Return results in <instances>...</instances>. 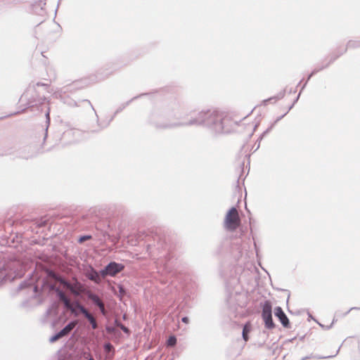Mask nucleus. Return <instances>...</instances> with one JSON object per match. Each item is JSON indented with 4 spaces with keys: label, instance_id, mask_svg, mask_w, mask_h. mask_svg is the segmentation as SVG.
<instances>
[{
    "label": "nucleus",
    "instance_id": "obj_48",
    "mask_svg": "<svg viewBox=\"0 0 360 360\" xmlns=\"http://www.w3.org/2000/svg\"><path fill=\"white\" fill-rule=\"evenodd\" d=\"M295 90L290 89L289 91V94H292V93H295Z\"/></svg>",
    "mask_w": 360,
    "mask_h": 360
},
{
    "label": "nucleus",
    "instance_id": "obj_14",
    "mask_svg": "<svg viewBox=\"0 0 360 360\" xmlns=\"http://www.w3.org/2000/svg\"><path fill=\"white\" fill-rule=\"evenodd\" d=\"M79 134L80 131L78 129H69L63 132L61 139L63 141H65L72 137L73 139L72 141H70V143L75 142L77 140V138L79 136Z\"/></svg>",
    "mask_w": 360,
    "mask_h": 360
},
{
    "label": "nucleus",
    "instance_id": "obj_18",
    "mask_svg": "<svg viewBox=\"0 0 360 360\" xmlns=\"http://www.w3.org/2000/svg\"><path fill=\"white\" fill-rule=\"evenodd\" d=\"M285 89H283L282 91H281L280 92H278L276 96L264 100L263 103L264 105H267V103L271 101H274V102H276V101L282 99L285 96Z\"/></svg>",
    "mask_w": 360,
    "mask_h": 360
},
{
    "label": "nucleus",
    "instance_id": "obj_32",
    "mask_svg": "<svg viewBox=\"0 0 360 360\" xmlns=\"http://www.w3.org/2000/svg\"><path fill=\"white\" fill-rule=\"evenodd\" d=\"M28 285H29V284L27 281H23L19 285L18 288L19 290H22V289L27 288Z\"/></svg>",
    "mask_w": 360,
    "mask_h": 360
},
{
    "label": "nucleus",
    "instance_id": "obj_3",
    "mask_svg": "<svg viewBox=\"0 0 360 360\" xmlns=\"http://www.w3.org/2000/svg\"><path fill=\"white\" fill-rule=\"evenodd\" d=\"M240 224V219L236 207H231L224 219V226L229 231H235Z\"/></svg>",
    "mask_w": 360,
    "mask_h": 360
},
{
    "label": "nucleus",
    "instance_id": "obj_39",
    "mask_svg": "<svg viewBox=\"0 0 360 360\" xmlns=\"http://www.w3.org/2000/svg\"><path fill=\"white\" fill-rule=\"evenodd\" d=\"M181 321L187 324L189 323V318L188 316H183L181 318Z\"/></svg>",
    "mask_w": 360,
    "mask_h": 360
},
{
    "label": "nucleus",
    "instance_id": "obj_10",
    "mask_svg": "<svg viewBox=\"0 0 360 360\" xmlns=\"http://www.w3.org/2000/svg\"><path fill=\"white\" fill-rule=\"evenodd\" d=\"M80 311L84 317L88 321L92 329L96 330L98 328V324L94 315L88 310L86 307H80Z\"/></svg>",
    "mask_w": 360,
    "mask_h": 360
},
{
    "label": "nucleus",
    "instance_id": "obj_26",
    "mask_svg": "<svg viewBox=\"0 0 360 360\" xmlns=\"http://www.w3.org/2000/svg\"><path fill=\"white\" fill-rule=\"evenodd\" d=\"M328 66H329V63H326L325 65H320V66L319 65V66L316 67L312 70V75H316V73H318L321 70L328 68Z\"/></svg>",
    "mask_w": 360,
    "mask_h": 360
},
{
    "label": "nucleus",
    "instance_id": "obj_13",
    "mask_svg": "<svg viewBox=\"0 0 360 360\" xmlns=\"http://www.w3.org/2000/svg\"><path fill=\"white\" fill-rule=\"evenodd\" d=\"M51 288L54 290L58 300L63 302L65 307H70V300L60 288L51 285Z\"/></svg>",
    "mask_w": 360,
    "mask_h": 360
},
{
    "label": "nucleus",
    "instance_id": "obj_11",
    "mask_svg": "<svg viewBox=\"0 0 360 360\" xmlns=\"http://www.w3.org/2000/svg\"><path fill=\"white\" fill-rule=\"evenodd\" d=\"M148 94H141L138 96H136L134 97H133L131 99H130L129 101L125 102V103H122L118 108L117 109L115 110L114 115L111 117V118L110 119V120L105 124L103 125L102 127L103 128H105L106 127H108L110 124V122L115 118V117L116 116L117 114L121 112L127 106H128L133 101H135L136 99H138L139 98H141L143 96H146Z\"/></svg>",
    "mask_w": 360,
    "mask_h": 360
},
{
    "label": "nucleus",
    "instance_id": "obj_42",
    "mask_svg": "<svg viewBox=\"0 0 360 360\" xmlns=\"http://www.w3.org/2000/svg\"><path fill=\"white\" fill-rule=\"evenodd\" d=\"M105 349L110 348L112 347V345L110 342H108L104 346Z\"/></svg>",
    "mask_w": 360,
    "mask_h": 360
},
{
    "label": "nucleus",
    "instance_id": "obj_25",
    "mask_svg": "<svg viewBox=\"0 0 360 360\" xmlns=\"http://www.w3.org/2000/svg\"><path fill=\"white\" fill-rule=\"evenodd\" d=\"M328 66H329V63H326L325 65H320V66L319 65V66L316 67L312 70V75H316V73H318L321 70L328 68Z\"/></svg>",
    "mask_w": 360,
    "mask_h": 360
},
{
    "label": "nucleus",
    "instance_id": "obj_50",
    "mask_svg": "<svg viewBox=\"0 0 360 360\" xmlns=\"http://www.w3.org/2000/svg\"><path fill=\"white\" fill-rule=\"evenodd\" d=\"M289 299H290V294H288V298H287V303L288 302Z\"/></svg>",
    "mask_w": 360,
    "mask_h": 360
},
{
    "label": "nucleus",
    "instance_id": "obj_5",
    "mask_svg": "<svg viewBox=\"0 0 360 360\" xmlns=\"http://www.w3.org/2000/svg\"><path fill=\"white\" fill-rule=\"evenodd\" d=\"M124 265L115 261L110 262L103 269L100 270L103 278L110 276L115 277L124 269Z\"/></svg>",
    "mask_w": 360,
    "mask_h": 360
},
{
    "label": "nucleus",
    "instance_id": "obj_52",
    "mask_svg": "<svg viewBox=\"0 0 360 360\" xmlns=\"http://www.w3.org/2000/svg\"><path fill=\"white\" fill-rule=\"evenodd\" d=\"M242 176V174L239 176L238 179V182L239 181L240 179L241 178Z\"/></svg>",
    "mask_w": 360,
    "mask_h": 360
},
{
    "label": "nucleus",
    "instance_id": "obj_17",
    "mask_svg": "<svg viewBox=\"0 0 360 360\" xmlns=\"http://www.w3.org/2000/svg\"><path fill=\"white\" fill-rule=\"evenodd\" d=\"M338 353H339V349L336 351L335 354L329 355V356H319V355H314V354H310L309 356H304L300 360H309V359H330V358H333V357H335V356H337Z\"/></svg>",
    "mask_w": 360,
    "mask_h": 360
},
{
    "label": "nucleus",
    "instance_id": "obj_15",
    "mask_svg": "<svg viewBox=\"0 0 360 360\" xmlns=\"http://www.w3.org/2000/svg\"><path fill=\"white\" fill-rule=\"evenodd\" d=\"M84 307L82 303H80L79 301H75L72 304H70V307H66L67 309H70L71 311V314L75 316L78 317L80 314H82V311L79 309L80 307Z\"/></svg>",
    "mask_w": 360,
    "mask_h": 360
},
{
    "label": "nucleus",
    "instance_id": "obj_4",
    "mask_svg": "<svg viewBox=\"0 0 360 360\" xmlns=\"http://www.w3.org/2000/svg\"><path fill=\"white\" fill-rule=\"evenodd\" d=\"M262 319L266 328L272 330L276 325L272 317V304L270 300H265L262 305Z\"/></svg>",
    "mask_w": 360,
    "mask_h": 360
},
{
    "label": "nucleus",
    "instance_id": "obj_6",
    "mask_svg": "<svg viewBox=\"0 0 360 360\" xmlns=\"http://www.w3.org/2000/svg\"><path fill=\"white\" fill-rule=\"evenodd\" d=\"M56 280L71 293L77 296L79 295L82 285L77 278L70 281L62 276H58Z\"/></svg>",
    "mask_w": 360,
    "mask_h": 360
},
{
    "label": "nucleus",
    "instance_id": "obj_33",
    "mask_svg": "<svg viewBox=\"0 0 360 360\" xmlns=\"http://www.w3.org/2000/svg\"><path fill=\"white\" fill-rule=\"evenodd\" d=\"M314 75H312V72H311L309 75V76H307V81L305 82V83H304V84H303V86H302V88H301V91H302V90L305 88V86H306V85H307V84L308 81H309V80L311 79V77L312 76H314Z\"/></svg>",
    "mask_w": 360,
    "mask_h": 360
},
{
    "label": "nucleus",
    "instance_id": "obj_44",
    "mask_svg": "<svg viewBox=\"0 0 360 360\" xmlns=\"http://www.w3.org/2000/svg\"><path fill=\"white\" fill-rule=\"evenodd\" d=\"M106 330L108 332H112V331H113V328L110 327V326H108V327H106Z\"/></svg>",
    "mask_w": 360,
    "mask_h": 360
},
{
    "label": "nucleus",
    "instance_id": "obj_12",
    "mask_svg": "<svg viewBox=\"0 0 360 360\" xmlns=\"http://www.w3.org/2000/svg\"><path fill=\"white\" fill-rule=\"evenodd\" d=\"M86 276L95 283H100L101 282V274L100 271H98L92 266H89V269L86 270Z\"/></svg>",
    "mask_w": 360,
    "mask_h": 360
},
{
    "label": "nucleus",
    "instance_id": "obj_27",
    "mask_svg": "<svg viewBox=\"0 0 360 360\" xmlns=\"http://www.w3.org/2000/svg\"><path fill=\"white\" fill-rule=\"evenodd\" d=\"M81 356L86 360H94L89 352L83 350L81 353Z\"/></svg>",
    "mask_w": 360,
    "mask_h": 360
},
{
    "label": "nucleus",
    "instance_id": "obj_28",
    "mask_svg": "<svg viewBox=\"0 0 360 360\" xmlns=\"http://www.w3.org/2000/svg\"><path fill=\"white\" fill-rule=\"evenodd\" d=\"M91 238V235H82V236H80L79 237L77 241H78L79 243H83L86 240H89Z\"/></svg>",
    "mask_w": 360,
    "mask_h": 360
},
{
    "label": "nucleus",
    "instance_id": "obj_53",
    "mask_svg": "<svg viewBox=\"0 0 360 360\" xmlns=\"http://www.w3.org/2000/svg\"><path fill=\"white\" fill-rule=\"evenodd\" d=\"M308 315H309V318L313 319V318H312V316H311V314L310 313H309V314H308Z\"/></svg>",
    "mask_w": 360,
    "mask_h": 360
},
{
    "label": "nucleus",
    "instance_id": "obj_21",
    "mask_svg": "<svg viewBox=\"0 0 360 360\" xmlns=\"http://www.w3.org/2000/svg\"><path fill=\"white\" fill-rule=\"evenodd\" d=\"M177 343V338L174 335H170L167 340L166 345L167 347H174Z\"/></svg>",
    "mask_w": 360,
    "mask_h": 360
},
{
    "label": "nucleus",
    "instance_id": "obj_20",
    "mask_svg": "<svg viewBox=\"0 0 360 360\" xmlns=\"http://www.w3.org/2000/svg\"><path fill=\"white\" fill-rule=\"evenodd\" d=\"M289 111L288 110L285 114H283V115L280 116V117H278V118L274 121V122L273 124H271V125L267 128L262 134L261 136H259V141H261L264 136H265L267 134H269L271 130L273 129L274 124L278 122L279 120H281Z\"/></svg>",
    "mask_w": 360,
    "mask_h": 360
},
{
    "label": "nucleus",
    "instance_id": "obj_1",
    "mask_svg": "<svg viewBox=\"0 0 360 360\" xmlns=\"http://www.w3.org/2000/svg\"><path fill=\"white\" fill-rule=\"evenodd\" d=\"M171 116L177 117L176 113L153 112L150 117V122L156 129H167L179 127L198 126L202 127L212 134H219L228 133L231 128V118L226 112L218 110H202L193 112L188 121H170Z\"/></svg>",
    "mask_w": 360,
    "mask_h": 360
},
{
    "label": "nucleus",
    "instance_id": "obj_37",
    "mask_svg": "<svg viewBox=\"0 0 360 360\" xmlns=\"http://www.w3.org/2000/svg\"><path fill=\"white\" fill-rule=\"evenodd\" d=\"M353 310H360V307H351L348 311H347L345 313H344L342 314L343 316L347 315L351 311H353Z\"/></svg>",
    "mask_w": 360,
    "mask_h": 360
},
{
    "label": "nucleus",
    "instance_id": "obj_49",
    "mask_svg": "<svg viewBox=\"0 0 360 360\" xmlns=\"http://www.w3.org/2000/svg\"><path fill=\"white\" fill-rule=\"evenodd\" d=\"M32 288L34 291H36L37 289V286L34 285V287H32Z\"/></svg>",
    "mask_w": 360,
    "mask_h": 360
},
{
    "label": "nucleus",
    "instance_id": "obj_41",
    "mask_svg": "<svg viewBox=\"0 0 360 360\" xmlns=\"http://www.w3.org/2000/svg\"><path fill=\"white\" fill-rule=\"evenodd\" d=\"M76 85H77L76 84H72L69 87H67L66 91H71L72 90V89L76 86Z\"/></svg>",
    "mask_w": 360,
    "mask_h": 360
},
{
    "label": "nucleus",
    "instance_id": "obj_36",
    "mask_svg": "<svg viewBox=\"0 0 360 360\" xmlns=\"http://www.w3.org/2000/svg\"><path fill=\"white\" fill-rule=\"evenodd\" d=\"M334 322H335V319H333V321H332V323H331V324H330V326H324V325H323V324H321V323H319V326H320L321 328H325V329H326V330H328V329H330V328H332V326H333V325Z\"/></svg>",
    "mask_w": 360,
    "mask_h": 360
},
{
    "label": "nucleus",
    "instance_id": "obj_35",
    "mask_svg": "<svg viewBox=\"0 0 360 360\" xmlns=\"http://www.w3.org/2000/svg\"><path fill=\"white\" fill-rule=\"evenodd\" d=\"M13 154L12 148H7L4 150V153L1 154V155H9Z\"/></svg>",
    "mask_w": 360,
    "mask_h": 360
},
{
    "label": "nucleus",
    "instance_id": "obj_16",
    "mask_svg": "<svg viewBox=\"0 0 360 360\" xmlns=\"http://www.w3.org/2000/svg\"><path fill=\"white\" fill-rule=\"evenodd\" d=\"M252 330V325L250 322H247L244 324L242 330V337L245 342H248L249 340V333Z\"/></svg>",
    "mask_w": 360,
    "mask_h": 360
},
{
    "label": "nucleus",
    "instance_id": "obj_7",
    "mask_svg": "<svg viewBox=\"0 0 360 360\" xmlns=\"http://www.w3.org/2000/svg\"><path fill=\"white\" fill-rule=\"evenodd\" d=\"M84 295L87 300L91 301V303L98 309L101 314L103 315L106 314L104 302L97 293L91 290H86L84 291Z\"/></svg>",
    "mask_w": 360,
    "mask_h": 360
},
{
    "label": "nucleus",
    "instance_id": "obj_29",
    "mask_svg": "<svg viewBox=\"0 0 360 360\" xmlns=\"http://www.w3.org/2000/svg\"><path fill=\"white\" fill-rule=\"evenodd\" d=\"M117 288H118V292H119V294L120 296H124V295H127V290L123 285H119L117 286Z\"/></svg>",
    "mask_w": 360,
    "mask_h": 360
},
{
    "label": "nucleus",
    "instance_id": "obj_24",
    "mask_svg": "<svg viewBox=\"0 0 360 360\" xmlns=\"http://www.w3.org/2000/svg\"><path fill=\"white\" fill-rule=\"evenodd\" d=\"M328 66H329V63H326L325 65H320V66L319 65V66L316 67L312 70V75H316V73H318L321 70L328 68Z\"/></svg>",
    "mask_w": 360,
    "mask_h": 360
},
{
    "label": "nucleus",
    "instance_id": "obj_38",
    "mask_svg": "<svg viewBox=\"0 0 360 360\" xmlns=\"http://www.w3.org/2000/svg\"><path fill=\"white\" fill-rule=\"evenodd\" d=\"M47 222L46 220H41L40 222L38 223L37 226L39 227H44L46 226Z\"/></svg>",
    "mask_w": 360,
    "mask_h": 360
},
{
    "label": "nucleus",
    "instance_id": "obj_23",
    "mask_svg": "<svg viewBox=\"0 0 360 360\" xmlns=\"http://www.w3.org/2000/svg\"><path fill=\"white\" fill-rule=\"evenodd\" d=\"M360 47V40H349L345 48L347 49H356Z\"/></svg>",
    "mask_w": 360,
    "mask_h": 360
},
{
    "label": "nucleus",
    "instance_id": "obj_31",
    "mask_svg": "<svg viewBox=\"0 0 360 360\" xmlns=\"http://www.w3.org/2000/svg\"><path fill=\"white\" fill-rule=\"evenodd\" d=\"M302 91L300 90V91L299 94L297 95V96L296 97V98L294 99V101H293L292 104L288 108V111L290 110L293 108L294 105L297 102V101L300 98V94H301Z\"/></svg>",
    "mask_w": 360,
    "mask_h": 360
},
{
    "label": "nucleus",
    "instance_id": "obj_34",
    "mask_svg": "<svg viewBox=\"0 0 360 360\" xmlns=\"http://www.w3.org/2000/svg\"><path fill=\"white\" fill-rule=\"evenodd\" d=\"M314 75H312V72H311L309 75V76H307V81L305 82V83H304V84H303V86H302V88H301V91H302V90L305 88V86H306V85H307V84L308 81H309V80L311 79V77L312 76H314Z\"/></svg>",
    "mask_w": 360,
    "mask_h": 360
},
{
    "label": "nucleus",
    "instance_id": "obj_30",
    "mask_svg": "<svg viewBox=\"0 0 360 360\" xmlns=\"http://www.w3.org/2000/svg\"><path fill=\"white\" fill-rule=\"evenodd\" d=\"M49 113H50V111H49V108H48L47 111L45 113V116H46V123L48 124H49L50 123V116H49ZM48 126H46V133H45V136H44V139H46V136H47V131H48Z\"/></svg>",
    "mask_w": 360,
    "mask_h": 360
},
{
    "label": "nucleus",
    "instance_id": "obj_22",
    "mask_svg": "<svg viewBox=\"0 0 360 360\" xmlns=\"http://www.w3.org/2000/svg\"><path fill=\"white\" fill-rule=\"evenodd\" d=\"M115 326L119 328H120L124 333L129 334L130 330L125 326L124 324H122L120 321L115 319Z\"/></svg>",
    "mask_w": 360,
    "mask_h": 360
},
{
    "label": "nucleus",
    "instance_id": "obj_40",
    "mask_svg": "<svg viewBox=\"0 0 360 360\" xmlns=\"http://www.w3.org/2000/svg\"><path fill=\"white\" fill-rule=\"evenodd\" d=\"M18 157L20 158H23V159H28L30 158H32V155H23V154H20L18 155Z\"/></svg>",
    "mask_w": 360,
    "mask_h": 360
},
{
    "label": "nucleus",
    "instance_id": "obj_46",
    "mask_svg": "<svg viewBox=\"0 0 360 360\" xmlns=\"http://www.w3.org/2000/svg\"><path fill=\"white\" fill-rule=\"evenodd\" d=\"M152 245L150 244L147 245V250L148 251L151 249Z\"/></svg>",
    "mask_w": 360,
    "mask_h": 360
},
{
    "label": "nucleus",
    "instance_id": "obj_9",
    "mask_svg": "<svg viewBox=\"0 0 360 360\" xmlns=\"http://www.w3.org/2000/svg\"><path fill=\"white\" fill-rule=\"evenodd\" d=\"M274 315L279 320L282 326L285 328H290V322L289 319L283 311L281 307H276L274 308Z\"/></svg>",
    "mask_w": 360,
    "mask_h": 360
},
{
    "label": "nucleus",
    "instance_id": "obj_54",
    "mask_svg": "<svg viewBox=\"0 0 360 360\" xmlns=\"http://www.w3.org/2000/svg\"><path fill=\"white\" fill-rule=\"evenodd\" d=\"M259 143L257 145V149L259 148Z\"/></svg>",
    "mask_w": 360,
    "mask_h": 360
},
{
    "label": "nucleus",
    "instance_id": "obj_51",
    "mask_svg": "<svg viewBox=\"0 0 360 360\" xmlns=\"http://www.w3.org/2000/svg\"><path fill=\"white\" fill-rule=\"evenodd\" d=\"M335 316H340V314H339V312H338V311H337V312H336Z\"/></svg>",
    "mask_w": 360,
    "mask_h": 360
},
{
    "label": "nucleus",
    "instance_id": "obj_43",
    "mask_svg": "<svg viewBox=\"0 0 360 360\" xmlns=\"http://www.w3.org/2000/svg\"><path fill=\"white\" fill-rule=\"evenodd\" d=\"M243 167H244V162H241V163L240 164V170H241V173H243Z\"/></svg>",
    "mask_w": 360,
    "mask_h": 360
},
{
    "label": "nucleus",
    "instance_id": "obj_19",
    "mask_svg": "<svg viewBox=\"0 0 360 360\" xmlns=\"http://www.w3.org/2000/svg\"><path fill=\"white\" fill-rule=\"evenodd\" d=\"M347 51V48H340L338 50L337 53H333L330 56V60L327 63H329V65L333 63L337 58H338L341 55Z\"/></svg>",
    "mask_w": 360,
    "mask_h": 360
},
{
    "label": "nucleus",
    "instance_id": "obj_55",
    "mask_svg": "<svg viewBox=\"0 0 360 360\" xmlns=\"http://www.w3.org/2000/svg\"><path fill=\"white\" fill-rule=\"evenodd\" d=\"M340 347H342V345H340V347L338 349H338L340 350Z\"/></svg>",
    "mask_w": 360,
    "mask_h": 360
},
{
    "label": "nucleus",
    "instance_id": "obj_47",
    "mask_svg": "<svg viewBox=\"0 0 360 360\" xmlns=\"http://www.w3.org/2000/svg\"><path fill=\"white\" fill-rule=\"evenodd\" d=\"M86 101H87L90 105H91L92 110L95 111L94 108L92 106V105H91V103H90V101H88V100H86Z\"/></svg>",
    "mask_w": 360,
    "mask_h": 360
},
{
    "label": "nucleus",
    "instance_id": "obj_45",
    "mask_svg": "<svg viewBox=\"0 0 360 360\" xmlns=\"http://www.w3.org/2000/svg\"><path fill=\"white\" fill-rule=\"evenodd\" d=\"M37 86H47L48 85H47V84H44V83L38 82V83H37Z\"/></svg>",
    "mask_w": 360,
    "mask_h": 360
},
{
    "label": "nucleus",
    "instance_id": "obj_8",
    "mask_svg": "<svg viewBox=\"0 0 360 360\" xmlns=\"http://www.w3.org/2000/svg\"><path fill=\"white\" fill-rule=\"evenodd\" d=\"M76 323L74 321H70L63 329L55 333L49 338V342L53 343L59 339L68 335L75 327Z\"/></svg>",
    "mask_w": 360,
    "mask_h": 360
},
{
    "label": "nucleus",
    "instance_id": "obj_2",
    "mask_svg": "<svg viewBox=\"0 0 360 360\" xmlns=\"http://www.w3.org/2000/svg\"><path fill=\"white\" fill-rule=\"evenodd\" d=\"M18 262L15 259L5 260L0 264V281H12L15 278Z\"/></svg>",
    "mask_w": 360,
    "mask_h": 360
}]
</instances>
